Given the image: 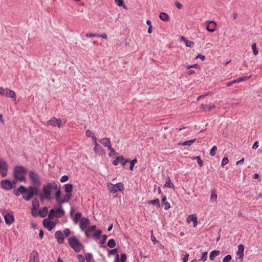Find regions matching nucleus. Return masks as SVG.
<instances>
[{
	"mask_svg": "<svg viewBox=\"0 0 262 262\" xmlns=\"http://www.w3.org/2000/svg\"><path fill=\"white\" fill-rule=\"evenodd\" d=\"M58 189V185L55 181L48 182L44 185L42 193L40 194L41 198H45L47 200H51V191L56 190Z\"/></svg>",
	"mask_w": 262,
	"mask_h": 262,
	"instance_id": "obj_1",
	"label": "nucleus"
},
{
	"mask_svg": "<svg viewBox=\"0 0 262 262\" xmlns=\"http://www.w3.org/2000/svg\"><path fill=\"white\" fill-rule=\"evenodd\" d=\"M28 171L27 169L23 166L17 165L13 168V176L16 180L26 182L25 174Z\"/></svg>",
	"mask_w": 262,
	"mask_h": 262,
	"instance_id": "obj_2",
	"label": "nucleus"
},
{
	"mask_svg": "<svg viewBox=\"0 0 262 262\" xmlns=\"http://www.w3.org/2000/svg\"><path fill=\"white\" fill-rule=\"evenodd\" d=\"M68 243L71 247L77 253L80 252L84 248L79 241L75 236L70 237L68 239Z\"/></svg>",
	"mask_w": 262,
	"mask_h": 262,
	"instance_id": "obj_3",
	"label": "nucleus"
},
{
	"mask_svg": "<svg viewBox=\"0 0 262 262\" xmlns=\"http://www.w3.org/2000/svg\"><path fill=\"white\" fill-rule=\"evenodd\" d=\"M38 187L33 186H29L28 188L26 187V195H23V199L28 201L30 200L34 195H36L38 193Z\"/></svg>",
	"mask_w": 262,
	"mask_h": 262,
	"instance_id": "obj_4",
	"label": "nucleus"
},
{
	"mask_svg": "<svg viewBox=\"0 0 262 262\" xmlns=\"http://www.w3.org/2000/svg\"><path fill=\"white\" fill-rule=\"evenodd\" d=\"M29 178L32 185L35 187H39L41 185V181L39 175L34 170H30L28 172Z\"/></svg>",
	"mask_w": 262,
	"mask_h": 262,
	"instance_id": "obj_5",
	"label": "nucleus"
},
{
	"mask_svg": "<svg viewBox=\"0 0 262 262\" xmlns=\"http://www.w3.org/2000/svg\"><path fill=\"white\" fill-rule=\"evenodd\" d=\"M107 188L109 191L112 193H116L118 191H122L124 189L123 184L121 183H118L116 184H113L111 182L107 184Z\"/></svg>",
	"mask_w": 262,
	"mask_h": 262,
	"instance_id": "obj_6",
	"label": "nucleus"
},
{
	"mask_svg": "<svg viewBox=\"0 0 262 262\" xmlns=\"http://www.w3.org/2000/svg\"><path fill=\"white\" fill-rule=\"evenodd\" d=\"M66 123V121L64 122L63 124H62L61 120L59 118H56L55 117H52L51 119L48 120L46 123V125H50L53 127H58V128H60L62 125H64Z\"/></svg>",
	"mask_w": 262,
	"mask_h": 262,
	"instance_id": "obj_7",
	"label": "nucleus"
},
{
	"mask_svg": "<svg viewBox=\"0 0 262 262\" xmlns=\"http://www.w3.org/2000/svg\"><path fill=\"white\" fill-rule=\"evenodd\" d=\"M1 185L2 188L5 190H10L13 188L12 183L8 179L2 180Z\"/></svg>",
	"mask_w": 262,
	"mask_h": 262,
	"instance_id": "obj_8",
	"label": "nucleus"
},
{
	"mask_svg": "<svg viewBox=\"0 0 262 262\" xmlns=\"http://www.w3.org/2000/svg\"><path fill=\"white\" fill-rule=\"evenodd\" d=\"M43 226L47 228L49 231L52 230L55 226L56 223L53 221H50V219H45L42 221Z\"/></svg>",
	"mask_w": 262,
	"mask_h": 262,
	"instance_id": "obj_9",
	"label": "nucleus"
},
{
	"mask_svg": "<svg viewBox=\"0 0 262 262\" xmlns=\"http://www.w3.org/2000/svg\"><path fill=\"white\" fill-rule=\"evenodd\" d=\"M99 142L104 146L107 147L110 151H114V148H112L110 139L108 138H103Z\"/></svg>",
	"mask_w": 262,
	"mask_h": 262,
	"instance_id": "obj_10",
	"label": "nucleus"
},
{
	"mask_svg": "<svg viewBox=\"0 0 262 262\" xmlns=\"http://www.w3.org/2000/svg\"><path fill=\"white\" fill-rule=\"evenodd\" d=\"M90 220L88 218L83 217L79 221L80 228L82 231H84L87 229L90 224Z\"/></svg>",
	"mask_w": 262,
	"mask_h": 262,
	"instance_id": "obj_11",
	"label": "nucleus"
},
{
	"mask_svg": "<svg viewBox=\"0 0 262 262\" xmlns=\"http://www.w3.org/2000/svg\"><path fill=\"white\" fill-rule=\"evenodd\" d=\"M128 162H129V161L127 159H125L123 156H121L117 157L115 160L113 161V164L116 166L120 163L122 165H125Z\"/></svg>",
	"mask_w": 262,
	"mask_h": 262,
	"instance_id": "obj_12",
	"label": "nucleus"
},
{
	"mask_svg": "<svg viewBox=\"0 0 262 262\" xmlns=\"http://www.w3.org/2000/svg\"><path fill=\"white\" fill-rule=\"evenodd\" d=\"M55 237L57 239V242L60 244H63L66 238L60 230L56 231L55 233Z\"/></svg>",
	"mask_w": 262,
	"mask_h": 262,
	"instance_id": "obj_13",
	"label": "nucleus"
},
{
	"mask_svg": "<svg viewBox=\"0 0 262 262\" xmlns=\"http://www.w3.org/2000/svg\"><path fill=\"white\" fill-rule=\"evenodd\" d=\"M59 211L61 212L62 214H64L65 212L63 209L60 207L59 208L53 209L50 210L48 215V218L50 220L53 219L55 216L56 217V212Z\"/></svg>",
	"mask_w": 262,
	"mask_h": 262,
	"instance_id": "obj_14",
	"label": "nucleus"
},
{
	"mask_svg": "<svg viewBox=\"0 0 262 262\" xmlns=\"http://www.w3.org/2000/svg\"><path fill=\"white\" fill-rule=\"evenodd\" d=\"M206 30L210 32L213 33L215 30L216 23L214 21H209L206 22Z\"/></svg>",
	"mask_w": 262,
	"mask_h": 262,
	"instance_id": "obj_15",
	"label": "nucleus"
},
{
	"mask_svg": "<svg viewBox=\"0 0 262 262\" xmlns=\"http://www.w3.org/2000/svg\"><path fill=\"white\" fill-rule=\"evenodd\" d=\"M29 262H39V255L37 251H33L31 253Z\"/></svg>",
	"mask_w": 262,
	"mask_h": 262,
	"instance_id": "obj_16",
	"label": "nucleus"
},
{
	"mask_svg": "<svg viewBox=\"0 0 262 262\" xmlns=\"http://www.w3.org/2000/svg\"><path fill=\"white\" fill-rule=\"evenodd\" d=\"M187 222L190 223L193 222V226L196 227L197 226V217L195 214L189 215L187 218Z\"/></svg>",
	"mask_w": 262,
	"mask_h": 262,
	"instance_id": "obj_17",
	"label": "nucleus"
},
{
	"mask_svg": "<svg viewBox=\"0 0 262 262\" xmlns=\"http://www.w3.org/2000/svg\"><path fill=\"white\" fill-rule=\"evenodd\" d=\"M13 193L16 196H19L21 193L23 196L26 195V187L23 185L20 186L17 190H15Z\"/></svg>",
	"mask_w": 262,
	"mask_h": 262,
	"instance_id": "obj_18",
	"label": "nucleus"
},
{
	"mask_svg": "<svg viewBox=\"0 0 262 262\" xmlns=\"http://www.w3.org/2000/svg\"><path fill=\"white\" fill-rule=\"evenodd\" d=\"M5 222L8 225L11 224L14 221V217L11 213L4 214Z\"/></svg>",
	"mask_w": 262,
	"mask_h": 262,
	"instance_id": "obj_19",
	"label": "nucleus"
},
{
	"mask_svg": "<svg viewBox=\"0 0 262 262\" xmlns=\"http://www.w3.org/2000/svg\"><path fill=\"white\" fill-rule=\"evenodd\" d=\"M215 107H216L215 105L213 104H202L201 105V108L205 112L210 111L212 109L215 108Z\"/></svg>",
	"mask_w": 262,
	"mask_h": 262,
	"instance_id": "obj_20",
	"label": "nucleus"
},
{
	"mask_svg": "<svg viewBox=\"0 0 262 262\" xmlns=\"http://www.w3.org/2000/svg\"><path fill=\"white\" fill-rule=\"evenodd\" d=\"M117 253H118V249L117 248H115L112 250L108 251V255H116L114 262H120L119 261V255Z\"/></svg>",
	"mask_w": 262,
	"mask_h": 262,
	"instance_id": "obj_21",
	"label": "nucleus"
},
{
	"mask_svg": "<svg viewBox=\"0 0 262 262\" xmlns=\"http://www.w3.org/2000/svg\"><path fill=\"white\" fill-rule=\"evenodd\" d=\"M244 246L240 244L238 246V250L236 252L237 254L239 256V258L243 259L244 257Z\"/></svg>",
	"mask_w": 262,
	"mask_h": 262,
	"instance_id": "obj_22",
	"label": "nucleus"
},
{
	"mask_svg": "<svg viewBox=\"0 0 262 262\" xmlns=\"http://www.w3.org/2000/svg\"><path fill=\"white\" fill-rule=\"evenodd\" d=\"M167 198L165 195H164L162 198V205L164 207L165 210H167L170 207V203L166 202Z\"/></svg>",
	"mask_w": 262,
	"mask_h": 262,
	"instance_id": "obj_23",
	"label": "nucleus"
},
{
	"mask_svg": "<svg viewBox=\"0 0 262 262\" xmlns=\"http://www.w3.org/2000/svg\"><path fill=\"white\" fill-rule=\"evenodd\" d=\"M5 95L9 98H15L16 95L14 91L6 89Z\"/></svg>",
	"mask_w": 262,
	"mask_h": 262,
	"instance_id": "obj_24",
	"label": "nucleus"
},
{
	"mask_svg": "<svg viewBox=\"0 0 262 262\" xmlns=\"http://www.w3.org/2000/svg\"><path fill=\"white\" fill-rule=\"evenodd\" d=\"M48 211V208L44 207L42 209L39 210V215L41 217H45L47 216Z\"/></svg>",
	"mask_w": 262,
	"mask_h": 262,
	"instance_id": "obj_25",
	"label": "nucleus"
},
{
	"mask_svg": "<svg viewBox=\"0 0 262 262\" xmlns=\"http://www.w3.org/2000/svg\"><path fill=\"white\" fill-rule=\"evenodd\" d=\"M160 18L164 21H168L169 20L168 15L165 12H161L159 15Z\"/></svg>",
	"mask_w": 262,
	"mask_h": 262,
	"instance_id": "obj_26",
	"label": "nucleus"
},
{
	"mask_svg": "<svg viewBox=\"0 0 262 262\" xmlns=\"http://www.w3.org/2000/svg\"><path fill=\"white\" fill-rule=\"evenodd\" d=\"M196 140V139H191L190 140L186 141L183 142L179 143V145L182 146H191Z\"/></svg>",
	"mask_w": 262,
	"mask_h": 262,
	"instance_id": "obj_27",
	"label": "nucleus"
},
{
	"mask_svg": "<svg viewBox=\"0 0 262 262\" xmlns=\"http://www.w3.org/2000/svg\"><path fill=\"white\" fill-rule=\"evenodd\" d=\"M73 185L71 184H67L64 185V190L67 193L72 194L73 190Z\"/></svg>",
	"mask_w": 262,
	"mask_h": 262,
	"instance_id": "obj_28",
	"label": "nucleus"
},
{
	"mask_svg": "<svg viewBox=\"0 0 262 262\" xmlns=\"http://www.w3.org/2000/svg\"><path fill=\"white\" fill-rule=\"evenodd\" d=\"M164 187L170 188H173L174 187L173 184L171 182V180L169 177H168L166 179L164 184Z\"/></svg>",
	"mask_w": 262,
	"mask_h": 262,
	"instance_id": "obj_29",
	"label": "nucleus"
},
{
	"mask_svg": "<svg viewBox=\"0 0 262 262\" xmlns=\"http://www.w3.org/2000/svg\"><path fill=\"white\" fill-rule=\"evenodd\" d=\"M220 254V251L218 250H213L211 252L209 255V259L210 260H213L214 258L218 256Z\"/></svg>",
	"mask_w": 262,
	"mask_h": 262,
	"instance_id": "obj_30",
	"label": "nucleus"
},
{
	"mask_svg": "<svg viewBox=\"0 0 262 262\" xmlns=\"http://www.w3.org/2000/svg\"><path fill=\"white\" fill-rule=\"evenodd\" d=\"M72 197V194L67 193L64 196L62 200L60 201V203L62 204L64 203H67L70 201Z\"/></svg>",
	"mask_w": 262,
	"mask_h": 262,
	"instance_id": "obj_31",
	"label": "nucleus"
},
{
	"mask_svg": "<svg viewBox=\"0 0 262 262\" xmlns=\"http://www.w3.org/2000/svg\"><path fill=\"white\" fill-rule=\"evenodd\" d=\"M148 204L149 205H155L157 207H159L160 206V200L159 199L150 200L148 202Z\"/></svg>",
	"mask_w": 262,
	"mask_h": 262,
	"instance_id": "obj_32",
	"label": "nucleus"
},
{
	"mask_svg": "<svg viewBox=\"0 0 262 262\" xmlns=\"http://www.w3.org/2000/svg\"><path fill=\"white\" fill-rule=\"evenodd\" d=\"M81 216L82 213L81 212H78L76 213L73 219V222L75 224L77 223L79 219L81 217Z\"/></svg>",
	"mask_w": 262,
	"mask_h": 262,
	"instance_id": "obj_33",
	"label": "nucleus"
},
{
	"mask_svg": "<svg viewBox=\"0 0 262 262\" xmlns=\"http://www.w3.org/2000/svg\"><path fill=\"white\" fill-rule=\"evenodd\" d=\"M217 195L216 191L213 189L211 190V193L210 196V201L211 202H214L217 200Z\"/></svg>",
	"mask_w": 262,
	"mask_h": 262,
	"instance_id": "obj_34",
	"label": "nucleus"
},
{
	"mask_svg": "<svg viewBox=\"0 0 262 262\" xmlns=\"http://www.w3.org/2000/svg\"><path fill=\"white\" fill-rule=\"evenodd\" d=\"M39 206V202L36 199H34L32 202L31 209H38Z\"/></svg>",
	"mask_w": 262,
	"mask_h": 262,
	"instance_id": "obj_35",
	"label": "nucleus"
},
{
	"mask_svg": "<svg viewBox=\"0 0 262 262\" xmlns=\"http://www.w3.org/2000/svg\"><path fill=\"white\" fill-rule=\"evenodd\" d=\"M107 246L111 248H113L116 246V242L114 239H110L107 242Z\"/></svg>",
	"mask_w": 262,
	"mask_h": 262,
	"instance_id": "obj_36",
	"label": "nucleus"
},
{
	"mask_svg": "<svg viewBox=\"0 0 262 262\" xmlns=\"http://www.w3.org/2000/svg\"><path fill=\"white\" fill-rule=\"evenodd\" d=\"M101 234V231L100 230H96L95 232L93 234V237L96 239H99L100 237V235Z\"/></svg>",
	"mask_w": 262,
	"mask_h": 262,
	"instance_id": "obj_37",
	"label": "nucleus"
},
{
	"mask_svg": "<svg viewBox=\"0 0 262 262\" xmlns=\"http://www.w3.org/2000/svg\"><path fill=\"white\" fill-rule=\"evenodd\" d=\"M182 38L185 40V45L187 47H192L194 45V42L193 41L186 40L185 38L183 37H182Z\"/></svg>",
	"mask_w": 262,
	"mask_h": 262,
	"instance_id": "obj_38",
	"label": "nucleus"
},
{
	"mask_svg": "<svg viewBox=\"0 0 262 262\" xmlns=\"http://www.w3.org/2000/svg\"><path fill=\"white\" fill-rule=\"evenodd\" d=\"M62 232L66 238L69 236L71 234V231L69 228L64 229Z\"/></svg>",
	"mask_w": 262,
	"mask_h": 262,
	"instance_id": "obj_39",
	"label": "nucleus"
},
{
	"mask_svg": "<svg viewBox=\"0 0 262 262\" xmlns=\"http://www.w3.org/2000/svg\"><path fill=\"white\" fill-rule=\"evenodd\" d=\"M85 135L86 137H91L92 138L95 136L94 133L89 129L86 130Z\"/></svg>",
	"mask_w": 262,
	"mask_h": 262,
	"instance_id": "obj_40",
	"label": "nucleus"
},
{
	"mask_svg": "<svg viewBox=\"0 0 262 262\" xmlns=\"http://www.w3.org/2000/svg\"><path fill=\"white\" fill-rule=\"evenodd\" d=\"M217 148L216 146H213L210 151V155L211 156H214L216 154V152L217 151Z\"/></svg>",
	"mask_w": 262,
	"mask_h": 262,
	"instance_id": "obj_41",
	"label": "nucleus"
},
{
	"mask_svg": "<svg viewBox=\"0 0 262 262\" xmlns=\"http://www.w3.org/2000/svg\"><path fill=\"white\" fill-rule=\"evenodd\" d=\"M92 259V255L90 253H86L85 254V260L87 262H91Z\"/></svg>",
	"mask_w": 262,
	"mask_h": 262,
	"instance_id": "obj_42",
	"label": "nucleus"
},
{
	"mask_svg": "<svg viewBox=\"0 0 262 262\" xmlns=\"http://www.w3.org/2000/svg\"><path fill=\"white\" fill-rule=\"evenodd\" d=\"M251 47H252V49L253 53L254 55H257L258 53V51L256 48V44L255 43H252Z\"/></svg>",
	"mask_w": 262,
	"mask_h": 262,
	"instance_id": "obj_43",
	"label": "nucleus"
},
{
	"mask_svg": "<svg viewBox=\"0 0 262 262\" xmlns=\"http://www.w3.org/2000/svg\"><path fill=\"white\" fill-rule=\"evenodd\" d=\"M127 258L126 254L125 253H122L120 255V259H119L120 262H126Z\"/></svg>",
	"mask_w": 262,
	"mask_h": 262,
	"instance_id": "obj_44",
	"label": "nucleus"
},
{
	"mask_svg": "<svg viewBox=\"0 0 262 262\" xmlns=\"http://www.w3.org/2000/svg\"><path fill=\"white\" fill-rule=\"evenodd\" d=\"M31 214L33 216L36 217L39 215V211H38L37 209H31Z\"/></svg>",
	"mask_w": 262,
	"mask_h": 262,
	"instance_id": "obj_45",
	"label": "nucleus"
},
{
	"mask_svg": "<svg viewBox=\"0 0 262 262\" xmlns=\"http://www.w3.org/2000/svg\"><path fill=\"white\" fill-rule=\"evenodd\" d=\"M99 36V34H96V33H86L85 34L86 37H98Z\"/></svg>",
	"mask_w": 262,
	"mask_h": 262,
	"instance_id": "obj_46",
	"label": "nucleus"
},
{
	"mask_svg": "<svg viewBox=\"0 0 262 262\" xmlns=\"http://www.w3.org/2000/svg\"><path fill=\"white\" fill-rule=\"evenodd\" d=\"M232 258V256L231 255H226L223 259V262H229Z\"/></svg>",
	"mask_w": 262,
	"mask_h": 262,
	"instance_id": "obj_47",
	"label": "nucleus"
},
{
	"mask_svg": "<svg viewBox=\"0 0 262 262\" xmlns=\"http://www.w3.org/2000/svg\"><path fill=\"white\" fill-rule=\"evenodd\" d=\"M60 195H61L60 189L58 188L57 191L56 192V193L55 194V198L56 199V200L57 201H58V200L59 199Z\"/></svg>",
	"mask_w": 262,
	"mask_h": 262,
	"instance_id": "obj_48",
	"label": "nucleus"
},
{
	"mask_svg": "<svg viewBox=\"0 0 262 262\" xmlns=\"http://www.w3.org/2000/svg\"><path fill=\"white\" fill-rule=\"evenodd\" d=\"M137 159H134L130 162V166H129L130 170H132L133 169L135 164L137 162Z\"/></svg>",
	"mask_w": 262,
	"mask_h": 262,
	"instance_id": "obj_49",
	"label": "nucleus"
},
{
	"mask_svg": "<svg viewBox=\"0 0 262 262\" xmlns=\"http://www.w3.org/2000/svg\"><path fill=\"white\" fill-rule=\"evenodd\" d=\"M250 77H251V76L242 77H240V78H237V80H238V82H241V81L247 80Z\"/></svg>",
	"mask_w": 262,
	"mask_h": 262,
	"instance_id": "obj_50",
	"label": "nucleus"
},
{
	"mask_svg": "<svg viewBox=\"0 0 262 262\" xmlns=\"http://www.w3.org/2000/svg\"><path fill=\"white\" fill-rule=\"evenodd\" d=\"M229 162L228 159L227 157H224L222 161V166L223 167Z\"/></svg>",
	"mask_w": 262,
	"mask_h": 262,
	"instance_id": "obj_51",
	"label": "nucleus"
},
{
	"mask_svg": "<svg viewBox=\"0 0 262 262\" xmlns=\"http://www.w3.org/2000/svg\"><path fill=\"white\" fill-rule=\"evenodd\" d=\"M69 179V177L67 175H64L61 177V178L60 179V181L62 183L67 182Z\"/></svg>",
	"mask_w": 262,
	"mask_h": 262,
	"instance_id": "obj_52",
	"label": "nucleus"
},
{
	"mask_svg": "<svg viewBox=\"0 0 262 262\" xmlns=\"http://www.w3.org/2000/svg\"><path fill=\"white\" fill-rule=\"evenodd\" d=\"M207 252H205L202 253V256H201V260L205 261L207 260Z\"/></svg>",
	"mask_w": 262,
	"mask_h": 262,
	"instance_id": "obj_53",
	"label": "nucleus"
},
{
	"mask_svg": "<svg viewBox=\"0 0 262 262\" xmlns=\"http://www.w3.org/2000/svg\"><path fill=\"white\" fill-rule=\"evenodd\" d=\"M77 258L79 262H84L85 257H83L82 255L79 254L77 255Z\"/></svg>",
	"mask_w": 262,
	"mask_h": 262,
	"instance_id": "obj_54",
	"label": "nucleus"
},
{
	"mask_svg": "<svg viewBox=\"0 0 262 262\" xmlns=\"http://www.w3.org/2000/svg\"><path fill=\"white\" fill-rule=\"evenodd\" d=\"M8 169V168H6V169H4L1 170L2 172H1V173H2V176L3 177H5L7 176Z\"/></svg>",
	"mask_w": 262,
	"mask_h": 262,
	"instance_id": "obj_55",
	"label": "nucleus"
},
{
	"mask_svg": "<svg viewBox=\"0 0 262 262\" xmlns=\"http://www.w3.org/2000/svg\"><path fill=\"white\" fill-rule=\"evenodd\" d=\"M116 4L119 6H122L124 5L123 0H115Z\"/></svg>",
	"mask_w": 262,
	"mask_h": 262,
	"instance_id": "obj_56",
	"label": "nucleus"
},
{
	"mask_svg": "<svg viewBox=\"0 0 262 262\" xmlns=\"http://www.w3.org/2000/svg\"><path fill=\"white\" fill-rule=\"evenodd\" d=\"M237 82H238V80H237V79H236L232 81H229V82H227L226 85L228 86H230L232 85V84H233V83H237Z\"/></svg>",
	"mask_w": 262,
	"mask_h": 262,
	"instance_id": "obj_57",
	"label": "nucleus"
},
{
	"mask_svg": "<svg viewBox=\"0 0 262 262\" xmlns=\"http://www.w3.org/2000/svg\"><path fill=\"white\" fill-rule=\"evenodd\" d=\"M96 228V225H93V226H92L91 227H88L87 228V230L88 231H89V232H92V231H94L95 230Z\"/></svg>",
	"mask_w": 262,
	"mask_h": 262,
	"instance_id": "obj_58",
	"label": "nucleus"
},
{
	"mask_svg": "<svg viewBox=\"0 0 262 262\" xmlns=\"http://www.w3.org/2000/svg\"><path fill=\"white\" fill-rule=\"evenodd\" d=\"M199 67V65L196 63L191 65H189L187 66V69H190L191 68H198Z\"/></svg>",
	"mask_w": 262,
	"mask_h": 262,
	"instance_id": "obj_59",
	"label": "nucleus"
},
{
	"mask_svg": "<svg viewBox=\"0 0 262 262\" xmlns=\"http://www.w3.org/2000/svg\"><path fill=\"white\" fill-rule=\"evenodd\" d=\"M101 147L99 145L98 147H97V146H96V145H95V147L94 148V150L95 152H96V153L99 152L101 150Z\"/></svg>",
	"mask_w": 262,
	"mask_h": 262,
	"instance_id": "obj_60",
	"label": "nucleus"
},
{
	"mask_svg": "<svg viewBox=\"0 0 262 262\" xmlns=\"http://www.w3.org/2000/svg\"><path fill=\"white\" fill-rule=\"evenodd\" d=\"M174 4L179 9L182 8L183 7V5L177 1L174 2Z\"/></svg>",
	"mask_w": 262,
	"mask_h": 262,
	"instance_id": "obj_61",
	"label": "nucleus"
},
{
	"mask_svg": "<svg viewBox=\"0 0 262 262\" xmlns=\"http://www.w3.org/2000/svg\"><path fill=\"white\" fill-rule=\"evenodd\" d=\"M189 256V254L187 253L183 258V262H187L188 260V258Z\"/></svg>",
	"mask_w": 262,
	"mask_h": 262,
	"instance_id": "obj_62",
	"label": "nucleus"
},
{
	"mask_svg": "<svg viewBox=\"0 0 262 262\" xmlns=\"http://www.w3.org/2000/svg\"><path fill=\"white\" fill-rule=\"evenodd\" d=\"M6 91V89H4L0 86V94L1 95H5Z\"/></svg>",
	"mask_w": 262,
	"mask_h": 262,
	"instance_id": "obj_63",
	"label": "nucleus"
},
{
	"mask_svg": "<svg viewBox=\"0 0 262 262\" xmlns=\"http://www.w3.org/2000/svg\"><path fill=\"white\" fill-rule=\"evenodd\" d=\"M196 158L198 159V164L200 167H202L203 166V161L199 157H196Z\"/></svg>",
	"mask_w": 262,
	"mask_h": 262,
	"instance_id": "obj_64",
	"label": "nucleus"
}]
</instances>
